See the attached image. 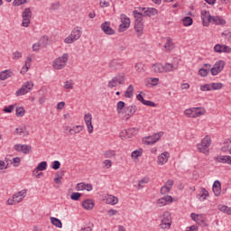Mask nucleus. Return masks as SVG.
Segmentation results:
<instances>
[{
	"label": "nucleus",
	"instance_id": "nucleus-1",
	"mask_svg": "<svg viewBox=\"0 0 231 231\" xmlns=\"http://www.w3.org/2000/svg\"><path fill=\"white\" fill-rule=\"evenodd\" d=\"M133 14L135 18L134 30L137 37H142V34L143 33V19L142 18L143 17V13L134 10Z\"/></svg>",
	"mask_w": 231,
	"mask_h": 231
},
{
	"label": "nucleus",
	"instance_id": "nucleus-2",
	"mask_svg": "<svg viewBox=\"0 0 231 231\" xmlns=\"http://www.w3.org/2000/svg\"><path fill=\"white\" fill-rule=\"evenodd\" d=\"M212 143V139H210V136L206 135L202 140L201 143L198 144V151L199 152H202L203 154H208L210 152V145Z\"/></svg>",
	"mask_w": 231,
	"mask_h": 231
},
{
	"label": "nucleus",
	"instance_id": "nucleus-3",
	"mask_svg": "<svg viewBox=\"0 0 231 231\" xmlns=\"http://www.w3.org/2000/svg\"><path fill=\"white\" fill-rule=\"evenodd\" d=\"M69 59V55L68 53H64L61 57L57 58L53 62L52 66L54 69H63L66 68V63Z\"/></svg>",
	"mask_w": 231,
	"mask_h": 231
},
{
	"label": "nucleus",
	"instance_id": "nucleus-4",
	"mask_svg": "<svg viewBox=\"0 0 231 231\" xmlns=\"http://www.w3.org/2000/svg\"><path fill=\"white\" fill-rule=\"evenodd\" d=\"M26 192H28L27 189L18 191L12 199H7V205H17V203H21V201L26 198Z\"/></svg>",
	"mask_w": 231,
	"mask_h": 231
},
{
	"label": "nucleus",
	"instance_id": "nucleus-5",
	"mask_svg": "<svg viewBox=\"0 0 231 231\" xmlns=\"http://www.w3.org/2000/svg\"><path fill=\"white\" fill-rule=\"evenodd\" d=\"M162 136L163 132L153 134L152 135L143 138V143H144V145H154Z\"/></svg>",
	"mask_w": 231,
	"mask_h": 231
},
{
	"label": "nucleus",
	"instance_id": "nucleus-6",
	"mask_svg": "<svg viewBox=\"0 0 231 231\" xmlns=\"http://www.w3.org/2000/svg\"><path fill=\"white\" fill-rule=\"evenodd\" d=\"M32 89H33V82L27 81L15 92V95L16 97H23V95H26V93L32 91Z\"/></svg>",
	"mask_w": 231,
	"mask_h": 231
},
{
	"label": "nucleus",
	"instance_id": "nucleus-7",
	"mask_svg": "<svg viewBox=\"0 0 231 231\" xmlns=\"http://www.w3.org/2000/svg\"><path fill=\"white\" fill-rule=\"evenodd\" d=\"M22 17H23L22 25L24 28H28V26H30V23L32 21V9H30V7L25 8L22 14Z\"/></svg>",
	"mask_w": 231,
	"mask_h": 231
},
{
	"label": "nucleus",
	"instance_id": "nucleus-8",
	"mask_svg": "<svg viewBox=\"0 0 231 231\" xmlns=\"http://www.w3.org/2000/svg\"><path fill=\"white\" fill-rule=\"evenodd\" d=\"M223 69H225V61L218 60L211 68L210 73L213 77H216L217 75H219Z\"/></svg>",
	"mask_w": 231,
	"mask_h": 231
},
{
	"label": "nucleus",
	"instance_id": "nucleus-9",
	"mask_svg": "<svg viewBox=\"0 0 231 231\" xmlns=\"http://www.w3.org/2000/svg\"><path fill=\"white\" fill-rule=\"evenodd\" d=\"M199 109V107H192L189 109H186L184 111L185 116H189V118H195L196 116H201L202 115H205V112L203 111H198L196 110Z\"/></svg>",
	"mask_w": 231,
	"mask_h": 231
},
{
	"label": "nucleus",
	"instance_id": "nucleus-10",
	"mask_svg": "<svg viewBox=\"0 0 231 231\" xmlns=\"http://www.w3.org/2000/svg\"><path fill=\"white\" fill-rule=\"evenodd\" d=\"M121 24L118 27V32H125L127 28H129L131 24V20L125 15V14H121Z\"/></svg>",
	"mask_w": 231,
	"mask_h": 231
},
{
	"label": "nucleus",
	"instance_id": "nucleus-11",
	"mask_svg": "<svg viewBox=\"0 0 231 231\" xmlns=\"http://www.w3.org/2000/svg\"><path fill=\"white\" fill-rule=\"evenodd\" d=\"M201 19L203 26H208L210 23H212V19H214V16L210 15V12L203 10L201 11Z\"/></svg>",
	"mask_w": 231,
	"mask_h": 231
},
{
	"label": "nucleus",
	"instance_id": "nucleus-12",
	"mask_svg": "<svg viewBox=\"0 0 231 231\" xmlns=\"http://www.w3.org/2000/svg\"><path fill=\"white\" fill-rule=\"evenodd\" d=\"M101 30L105 35H115V31L111 28V22H105L101 24Z\"/></svg>",
	"mask_w": 231,
	"mask_h": 231
},
{
	"label": "nucleus",
	"instance_id": "nucleus-13",
	"mask_svg": "<svg viewBox=\"0 0 231 231\" xmlns=\"http://www.w3.org/2000/svg\"><path fill=\"white\" fill-rule=\"evenodd\" d=\"M124 66V62L120 60L114 59L108 62V68L110 69H113L114 71H116V69H120Z\"/></svg>",
	"mask_w": 231,
	"mask_h": 231
},
{
	"label": "nucleus",
	"instance_id": "nucleus-14",
	"mask_svg": "<svg viewBox=\"0 0 231 231\" xmlns=\"http://www.w3.org/2000/svg\"><path fill=\"white\" fill-rule=\"evenodd\" d=\"M140 10H142L143 13V17H152V15H156V14H158V10H156L155 8H140Z\"/></svg>",
	"mask_w": 231,
	"mask_h": 231
},
{
	"label": "nucleus",
	"instance_id": "nucleus-15",
	"mask_svg": "<svg viewBox=\"0 0 231 231\" xmlns=\"http://www.w3.org/2000/svg\"><path fill=\"white\" fill-rule=\"evenodd\" d=\"M124 111L126 115V120H129L132 116H134V113H136V106L132 105L125 106Z\"/></svg>",
	"mask_w": 231,
	"mask_h": 231
},
{
	"label": "nucleus",
	"instance_id": "nucleus-16",
	"mask_svg": "<svg viewBox=\"0 0 231 231\" xmlns=\"http://www.w3.org/2000/svg\"><path fill=\"white\" fill-rule=\"evenodd\" d=\"M173 199L172 196L166 195L163 198H161L157 200V204L159 207H165L167 203H172Z\"/></svg>",
	"mask_w": 231,
	"mask_h": 231
},
{
	"label": "nucleus",
	"instance_id": "nucleus-17",
	"mask_svg": "<svg viewBox=\"0 0 231 231\" xmlns=\"http://www.w3.org/2000/svg\"><path fill=\"white\" fill-rule=\"evenodd\" d=\"M170 156L171 154L168 152H164L159 155L157 160L158 165H164V163H167V162H169Z\"/></svg>",
	"mask_w": 231,
	"mask_h": 231
},
{
	"label": "nucleus",
	"instance_id": "nucleus-18",
	"mask_svg": "<svg viewBox=\"0 0 231 231\" xmlns=\"http://www.w3.org/2000/svg\"><path fill=\"white\" fill-rule=\"evenodd\" d=\"M82 207L85 210H93V208H95V201L91 199H87L83 200Z\"/></svg>",
	"mask_w": 231,
	"mask_h": 231
},
{
	"label": "nucleus",
	"instance_id": "nucleus-19",
	"mask_svg": "<svg viewBox=\"0 0 231 231\" xmlns=\"http://www.w3.org/2000/svg\"><path fill=\"white\" fill-rule=\"evenodd\" d=\"M176 69H178V65H173L172 63L162 65V73H171V71H176Z\"/></svg>",
	"mask_w": 231,
	"mask_h": 231
},
{
	"label": "nucleus",
	"instance_id": "nucleus-20",
	"mask_svg": "<svg viewBox=\"0 0 231 231\" xmlns=\"http://www.w3.org/2000/svg\"><path fill=\"white\" fill-rule=\"evenodd\" d=\"M213 192L215 196H220L221 194V182L219 180H215L213 183Z\"/></svg>",
	"mask_w": 231,
	"mask_h": 231
},
{
	"label": "nucleus",
	"instance_id": "nucleus-21",
	"mask_svg": "<svg viewBox=\"0 0 231 231\" xmlns=\"http://www.w3.org/2000/svg\"><path fill=\"white\" fill-rule=\"evenodd\" d=\"M163 48L165 49V51H172V49L174 48V42H172V38H166V42Z\"/></svg>",
	"mask_w": 231,
	"mask_h": 231
},
{
	"label": "nucleus",
	"instance_id": "nucleus-22",
	"mask_svg": "<svg viewBox=\"0 0 231 231\" xmlns=\"http://www.w3.org/2000/svg\"><path fill=\"white\" fill-rule=\"evenodd\" d=\"M14 75V72L10 69H6L0 72V80H6V79H10Z\"/></svg>",
	"mask_w": 231,
	"mask_h": 231
},
{
	"label": "nucleus",
	"instance_id": "nucleus-23",
	"mask_svg": "<svg viewBox=\"0 0 231 231\" xmlns=\"http://www.w3.org/2000/svg\"><path fill=\"white\" fill-rule=\"evenodd\" d=\"M84 130V125H74L69 129L70 134H79L81 131Z\"/></svg>",
	"mask_w": 231,
	"mask_h": 231
},
{
	"label": "nucleus",
	"instance_id": "nucleus-24",
	"mask_svg": "<svg viewBox=\"0 0 231 231\" xmlns=\"http://www.w3.org/2000/svg\"><path fill=\"white\" fill-rule=\"evenodd\" d=\"M161 217V223H172V217H171V213L165 212Z\"/></svg>",
	"mask_w": 231,
	"mask_h": 231
},
{
	"label": "nucleus",
	"instance_id": "nucleus-25",
	"mask_svg": "<svg viewBox=\"0 0 231 231\" xmlns=\"http://www.w3.org/2000/svg\"><path fill=\"white\" fill-rule=\"evenodd\" d=\"M70 35L74 40L79 41V39H80V35H82V31H80L79 27H76L72 30Z\"/></svg>",
	"mask_w": 231,
	"mask_h": 231
},
{
	"label": "nucleus",
	"instance_id": "nucleus-26",
	"mask_svg": "<svg viewBox=\"0 0 231 231\" xmlns=\"http://www.w3.org/2000/svg\"><path fill=\"white\" fill-rule=\"evenodd\" d=\"M50 219H51V225L56 226V228H61L62 227V221H60V219H59L55 217H51Z\"/></svg>",
	"mask_w": 231,
	"mask_h": 231
},
{
	"label": "nucleus",
	"instance_id": "nucleus-27",
	"mask_svg": "<svg viewBox=\"0 0 231 231\" xmlns=\"http://www.w3.org/2000/svg\"><path fill=\"white\" fill-rule=\"evenodd\" d=\"M106 201L108 205H116L118 203V198L113 195H107Z\"/></svg>",
	"mask_w": 231,
	"mask_h": 231
},
{
	"label": "nucleus",
	"instance_id": "nucleus-28",
	"mask_svg": "<svg viewBox=\"0 0 231 231\" xmlns=\"http://www.w3.org/2000/svg\"><path fill=\"white\" fill-rule=\"evenodd\" d=\"M134 93V87L133 85H129L126 91L125 92V98H132Z\"/></svg>",
	"mask_w": 231,
	"mask_h": 231
},
{
	"label": "nucleus",
	"instance_id": "nucleus-29",
	"mask_svg": "<svg viewBox=\"0 0 231 231\" xmlns=\"http://www.w3.org/2000/svg\"><path fill=\"white\" fill-rule=\"evenodd\" d=\"M47 167H48V162L46 161H43L38 164V166L33 171V172H39V171H46Z\"/></svg>",
	"mask_w": 231,
	"mask_h": 231
},
{
	"label": "nucleus",
	"instance_id": "nucleus-30",
	"mask_svg": "<svg viewBox=\"0 0 231 231\" xmlns=\"http://www.w3.org/2000/svg\"><path fill=\"white\" fill-rule=\"evenodd\" d=\"M152 68L154 73H163V64L162 63H155Z\"/></svg>",
	"mask_w": 231,
	"mask_h": 231
},
{
	"label": "nucleus",
	"instance_id": "nucleus-31",
	"mask_svg": "<svg viewBox=\"0 0 231 231\" xmlns=\"http://www.w3.org/2000/svg\"><path fill=\"white\" fill-rule=\"evenodd\" d=\"M190 217H191V219H193V221H196V223H198V225H201V223H205V221L203 219H201V215H198L196 213H191Z\"/></svg>",
	"mask_w": 231,
	"mask_h": 231
},
{
	"label": "nucleus",
	"instance_id": "nucleus-32",
	"mask_svg": "<svg viewBox=\"0 0 231 231\" xmlns=\"http://www.w3.org/2000/svg\"><path fill=\"white\" fill-rule=\"evenodd\" d=\"M114 79H116V81H117V83H119L120 85L122 84H125V74H117L114 77Z\"/></svg>",
	"mask_w": 231,
	"mask_h": 231
},
{
	"label": "nucleus",
	"instance_id": "nucleus-33",
	"mask_svg": "<svg viewBox=\"0 0 231 231\" xmlns=\"http://www.w3.org/2000/svg\"><path fill=\"white\" fill-rule=\"evenodd\" d=\"M125 133L128 138H131L132 136H134L136 133H138V129L136 128H128L125 130Z\"/></svg>",
	"mask_w": 231,
	"mask_h": 231
},
{
	"label": "nucleus",
	"instance_id": "nucleus-34",
	"mask_svg": "<svg viewBox=\"0 0 231 231\" xmlns=\"http://www.w3.org/2000/svg\"><path fill=\"white\" fill-rule=\"evenodd\" d=\"M208 196V190H207V189L205 188H201L200 193L198 195L199 199H201V198H203L202 200L204 201V199H207Z\"/></svg>",
	"mask_w": 231,
	"mask_h": 231
},
{
	"label": "nucleus",
	"instance_id": "nucleus-35",
	"mask_svg": "<svg viewBox=\"0 0 231 231\" xmlns=\"http://www.w3.org/2000/svg\"><path fill=\"white\" fill-rule=\"evenodd\" d=\"M46 46H48V42L34 43L32 45V51H39L41 48H46Z\"/></svg>",
	"mask_w": 231,
	"mask_h": 231
},
{
	"label": "nucleus",
	"instance_id": "nucleus-36",
	"mask_svg": "<svg viewBox=\"0 0 231 231\" xmlns=\"http://www.w3.org/2000/svg\"><path fill=\"white\" fill-rule=\"evenodd\" d=\"M15 131L20 136H28L30 134V132L26 128H16Z\"/></svg>",
	"mask_w": 231,
	"mask_h": 231
},
{
	"label": "nucleus",
	"instance_id": "nucleus-37",
	"mask_svg": "<svg viewBox=\"0 0 231 231\" xmlns=\"http://www.w3.org/2000/svg\"><path fill=\"white\" fill-rule=\"evenodd\" d=\"M211 84V90L212 91H217L219 89H223V87L225 86L223 83H210Z\"/></svg>",
	"mask_w": 231,
	"mask_h": 231
},
{
	"label": "nucleus",
	"instance_id": "nucleus-38",
	"mask_svg": "<svg viewBox=\"0 0 231 231\" xmlns=\"http://www.w3.org/2000/svg\"><path fill=\"white\" fill-rule=\"evenodd\" d=\"M213 23H215V24H226V21H225V19L221 18V16H216L212 18Z\"/></svg>",
	"mask_w": 231,
	"mask_h": 231
},
{
	"label": "nucleus",
	"instance_id": "nucleus-39",
	"mask_svg": "<svg viewBox=\"0 0 231 231\" xmlns=\"http://www.w3.org/2000/svg\"><path fill=\"white\" fill-rule=\"evenodd\" d=\"M182 23L185 26H192V23H194V21L192 20V18L190 16H185L182 19Z\"/></svg>",
	"mask_w": 231,
	"mask_h": 231
},
{
	"label": "nucleus",
	"instance_id": "nucleus-40",
	"mask_svg": "<svg viewBox=\"0 0 231 231\" xmlns=\"http://www.w3.org/2000/svg\"><path fill=\"white\" fill-rule=\"evenodd\" d=\"M116 156V152L115 150H107L104 152L105 158H115Z\"/></svg>",
	"mask_w": 231,
	"mask_h": 231
},
{
	"label": "nucleus",
	"instance_id": "nucleus-41",
	"mask_svg": "<svg viewBox=\"0 0 231 231\" xmlns=\"http://www.w3.org/2000/svg\"><path fill=\"white\" fill-rule=\"evenodd\" d=\"M22 152L23 154H30L32 152V145L22 144Z\"/></svg>",
	"mask_w": 231,
	"mask_h": 231
},
{
	"label": "nucleus",
	"instance_id": "nucleus-42",
	"mask_svg": "<svg viewBox=\"0 0 231 231\" xmlns=\"http://www.w3.org/2000/svg\"><path fill=\"white\" fill-rule=\"evenodd\" d=\"M230 208H228V206H225V205H219L218 206V210H220V212H224V214H228V216L230 215Z\"/></svg>",
	"mask_w": 231,
	"mask_h": 231
},
{
	"label": "nucleus",
	"instance_id": "nucleus-43",
	"mask_svg": "<svg viewBox=\"0 0 231 231\" xmlns=\"http://www.w3.org/2000/svg\"><path fill=\"white\" fill-rule=\"evenodd\" d=\"M122 109H125V102L119 101L116 105V111L118 114L122 113Z\"/></svg>",
	"mask_w": 231,
	"mask_h": 231
},
{
	"label": "nucleus",
	"instance_id": "nucleus-44",
	"mask_svg": "<svg viewBox=\"0 0 231 231\" xmlns=\"http://www.w3.org/2000/svg\"><path fill=\"white\" fill-rule=\"evenodd\" d=\"M143 152V150L140 148L139 150H134L132 153L131 156L132 158H140Z\"/></svg>",
	"mask_w": 231,
	"mask_h": 231
},
{
	"label": "nucleus",
	"instance_id": "nucleus-45",
	"mask_svg": "<svg viewBox=\"0 0 231 231\" xmlns=\"http://www.w3.org/2000/svg\"><path fill=\"white\" fill-rule=\"evenodd\" d=\"M80 198H82V193L73 192L70 195V199H72V201H79Z\"/></svg>",
	"mask_w": 231,
	"mask_h": 231
},
{
	"label": "nucleus",
	"instance_id": "nucleus-46",
	"mask_svg": "<svg viewBox=\"0 0 231 231\" xmlns=\"http://www.w3.org/2000/svg\"><path fill=\"white\" fill-rule=\"evenodd\" d=\"M60 7V3L59 1H56L51 5L49 10H51V12H55V10H59Z\"/></svg>",
	"mask_w": 231,
	"mask_h": 231
},
{
	"label": "nucleus",
	"instance_id": "nucleus-47",
	"mask_svg": "<svg viewBox=\"0 0 231 231\" xmlns=\"http://www.w3.org/2000/svg\"><path fill=\"white\" fill-rule=\"evenodd\" d=\"M24 113H26V111L23 106L17 107L15 110L16 116H24Z\"/></svg>",
	"mask_w": 231,
	"mask_h": 231
},
{
	"label": "nucleus",
	"instance_id": "nucleus-48",
	"mask_svg": "<svg viewBox=\"0 0 231 231\" xmlns=\"http://www.w3.org/2000/svg\"><path fill=\"white\" fill-rule=\"evenodd\" d=\"M226 156L227 155H220L215 157V162H218V163H226Z\"/></svg>",
	"mask_w": 231,
	"mask_h": 231
},
{
	"label": "nucleus",
	"instance_id": "nucleus-49",
	"mask_svg": "<svg viewBox=\"0 0 231 231\" xmlns=\"http://www.w3.org/2000/svg\"><path fill=\"white\" fill-rule=\"evenodd\" d=\"M146 183H149V178L148 177H144V178L141 179L138 181V187H140V189H143V185H145Z\"/></svg>",
	"mask_w": 231,
	"mask_h": 231
},
{
	"label": "nucleus",
	"instance_id": "nucleus-50",
	"mask_svg": "<svg viewBox=\"0 0 231 231\" xmlns=\"http://www.w3.org/2000/svg\"><path fill=\"white\" fill-rule=\"evenodd\" d=\"M125 50H127V45H125V43L121 42L117 44V51H119V53L125 51Z\"/></svg>",
	"mask_w": 231,
	"mask_h": 231
},
{
	"label": "nucleus",
	"instance_id": "nucleus-51",
	"mask_svg": "<svg viewBox=\"0 0 231 231\" xmlns=\"http://www.w3.org/2000/svg\"><path fill=\"white\" fill-rule=\"evenodd\" d=\"M200 91H212L211 83L201 85Z\"/></svg>",
	"mask_w": 231,
	"mask_h": 231
},
{
	"label": "nucleus",
	"instance_id": "nucleus-52",
	"mask_svg": "<svg viewBox=\"0 0 231 231\" xmlns=\"http://www.w3.org/2000/svg\"><path fill=\"white\" fill-rule=\"evenodd\" d=\"M113 162L111 160H105L103 162V169H111Z\"/></svg>",
	"mask_w": 231,
	"mask_h": 231
},
{
	"label": "nucleus",
	"instance_id": "nucleus-53",
	"mask_svg": "<svg viewBox=\"0 0 231 231\" xmlns=\"http://www.w3.org/2000/svg\"><path fill=\"white\" fill-rule=\"evenodd\" d=\"M208 73H210V69H199V75L200 77H207V75H208Z\"/></svg>",
	"mask_w": 231,
	"mask_h": 231
},
{
	"label": "nucleus",
	"instance_id": "nucleus-54",
	"mask_svg": "<svg viewBox=\"0 0 231 231\" xmlns=\"http://www.w3.org/2000/svg\"><path fill=\"white\" fill-rule=\"evenodd\" d=\"M63 88L65 89H73V80H67V81H65Z\"/></svg>",
	"mask_w": 231,
	"mask_h": 231
},
{
	"label": "nucleus",
	"instance_id": "nucleus-55",
	"mask_svg": "<svg viewBox=\"0 0 231 231\" xmlns=\"http://www.w3.org/2000/svg\"><path fill=\"white\" fill-rule=\"evenodd\" d=\"M169 192H171V187H167L166 185H164L161 188V194L162 196H165V194H169Z\"/></svg>",
	"mask_w": 231,
	"mask_h": 231
},
{
	"label": "nucleus",
	"instance_id": "nucleus-56",
	"mask_svg": "<svg viewBox=\"0 0 231 231\" xmlns=\"http://www.w3.org/2000/svg\"><path fill=\"white\" fill-rule=\"evenodd\" d=\"M171 225H172V222H162L160 224V228L166 230L167 228H171Z\"/></svg>",
	"mask_w": 231,
	"mask_h": 231
},
{
	"label": "nucleus",
	"instance_id": "nucleus-57",
	"mask_svg": "<svg viewBox=\"0 0 231 231\" xmlns=\"http://www.w3.org/2000/svg\"><path fill=\"white\" fill-rule=\"evenodd\" d=\"M27 0H14L13 6H21V5H26Z\"/></svg>",
	"mask_w": 231,
	"mask_h": 231
},
{
	"label": "nucleus",
	"instance_id": "nucleus-58",
	"mask_svg": "<svg viewBox=\"0 0 231 231\" xmlns=\"http://www.w3.org/2000/svg\"><path fill=\"white\" fill-rule=\"evenodd\" d=\"M116 86H118V81L115 78L108 81V88H116Z\"/></svg>",
	"mask_w": 231,
	"mask_h": 231
},
{
	"label": "nucleus",
	"instance_id": "nucleus-59",
	"mask_svg": "<svg viewBox=\"0 0 231 231\" xmlns=\"http://www.w3.org/2000/svg\"><path fill=\"white\" fill-rule=\"evenodd\" d=\"M214 51H216V53H223V44H216L214 46Z\"/></svg>",
	"mask_w": 231,
	"mask_h": 231
},
{
	"label": "nucleus",
	"instance_id": "nucleus-60",
	"mask_svg": "<svg viewBox=\"0 0 231 231\" xmlns=\"http://www.w3.org/2000/svg\"><path fill=\"white\" fill-rule=\"evenodd\" d=\"M15 109V105H10L9 106H5L3 109L4 113H12Z\"/></svg>",
	"mask_w": 231,
	"mask_h": 231
},
{
	"label": "nucleus",
	"instance_id": "nucleus-61",
	"mask_svg": "<svg viewBox=\"0 0 231 231\" xmlns=\"http://www.w3.org/2000/svg\"><path fill=\"white\" fill-rule=\"evenodd\" d=\"M91 120H93V116H91V114L88 113L84 116V121L86 124H90Z\"/></svg>",
	"mask_w": 231,
	"mask_h": 231
},
{
	"label": "nucleus",
	"instance_id": "nucleus-62",
	"mask_svg": "<svg viewBox=\"0 0 231 231\" xmlns=\"http://www.w3.org/2000/svg\"><path fill=\"white\" fill-rule=\"evenodd\" d=\"M52 169L54 170V171H59V169H60V162H59V161H54L53 162H52Z\"/></svg>",
	"mask_w": 231,
	"mask_h": 231
},
{
	"label": "nucleus",
	"instance_id": "nucleus-63",
	"mask_svg": "<svg viewBox=\"0 0 231 231\" xmlns=\"http://www.w3.org/2000/svg\"><path fill=\"white\" fill-rule=\"evenodd\" d=\"M13 165H14V167H19V165H21V158H19V157L14 158Z\"/></svg>",
	"mask_w": 231,
	"mask_h": 231
},
{
	"label": "nucleus",
	"instance_id": "nucleus-64",
	"mask_svg": "<svg viewBox=\"0 0 231 231\" xmlns=\"http://www.w3.org/2000/svg\"><path fill=\"white\" fill-rule=\"evenodd\" d=\"M93 230V224L89 223L88 226L86 227H81L80 231H92Z\"/></svg>",
	"mask_w": 231,
	"mask_h": 231
}]
</instances>
